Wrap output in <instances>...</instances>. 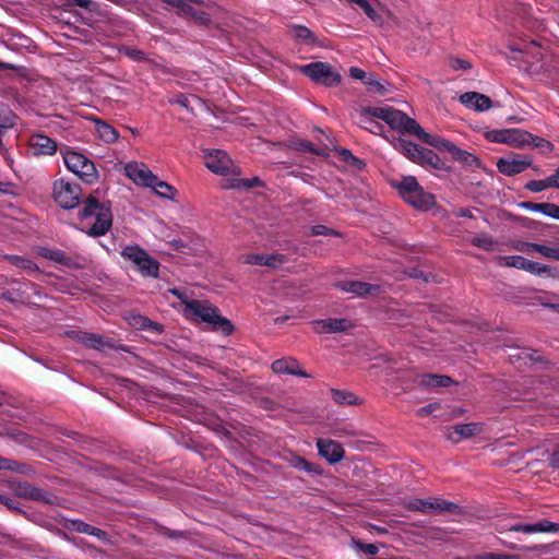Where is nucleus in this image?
Segmentation results:
<instances>
[{
	"label": "nucleus",
	"mask_w": 559,
	"mask_h": 559,
	"mask_svg": "<svg viewBox=\"0 0 559 559\" xmlns=\"http://www.w3.org/2000/svg\"><path fill=\"white\" fill-rule=\"evenodd\" d=\"M150 188H152L154 192L162 198L173 200L176 195V189L166 181L159 180L157 176Z\"/></svg>",
	"instance_id": "obj_32"
},
{
	"label": "nucleus",
	"mask_w": 559,
	"mask_h": 559,
	"mask_svg": "<svg viewBox=\"0 0 559 559\" xmlns=\"http://www.w3.org/2000/svg\"><path fill=\"white\" fill-rule=\"evenodd\" d=\"M312 329L316 333H340L346 332L353 324L349 320L344 318H328L322 320H314L311 322Z\"/></svg>",
	"instance_id": "obj_17"
},
{
	"label": "nucleus",
	"mask_w": 559,
	"mask_h": 559,
	"mask_svg": "<svg viewBox=\"0 0 559 559\" xmlns=\"http://www.w3.org/2000/svg\"><path fill=\"white\" fill-rule=\"evenodd\" d=\"M532 530L533 534L537 533H558L559 532V523H554L548 520H542L537 523H533Z\"/></svg>",
	"instance_id": "obj_37"
},
{
	"label": "nucleus",
	"mask_w": 559,
	"mask_h": 559,
	"mask_svg": "<svg viewBox=\"0 0 559 559\" xmlns=\"http://www.w3.org/2000/svg\"><path fill=\"white\" fill-rule=\"evenodd\" d=\"M145 326H146V329H145L146 331L153 332L155 334H160L163 332V326L159 323L154 322L150 319Z\"/></svg>",
	"instance_id": "obj_54"
},
{
	"label": "nucleus",
	"mask_w": 559,
	"mask_h": 559,
	"mask_svg": "<svg viewBox=\"0 0 559 559\" xmlns=\"http://www.w3.org/2000/svg\"><path fill=\"white\" fill-rule=\"evenodd\" d=\"M418 164L435 169H442L444 166L440 157L435 152L428 148L423 150Z\"/></svg>",
	"instance_id": "obj_30"
},
{
	"label": "nucleus",
	"mask_w": 559,
	"mask_h": 559,
	"mask_svg": "<svg viewBox=\"0 0 559 559\" xmlns=\"http://www.w3.org/2000/svg\"><path fill=\"white\" fill-rule=\"evenodd\" d=\"M452 68L454 69H468L469 68V63L464 61V60H461V59H455L452 63Z\"/></svg>",
	"instance_id": "obj_61"
},
{
	"label": "nucleus",
	"mask_w": 559,
	"mask_h": 559,
	"mask_svg": "<svg viewBox=\"0 0 559 559\" xmlns=\"http://www.w3.org/2000/svg\"><path fill=\"white\" fill-rule=\"evenodd\" d=\"M534 352L530 350V349H523L521 350L516 356L512 355L511 357L514 358L516 357L518 359H530V360H533V361H537V358L534 357Z\"/></svg>",
	"instance_id": "obj_52"
},
{
	"label": "nucleus",
	"mask_w": 559,
	"mask_h": 559,
	"mask_svg": "<svg viewBox=\"0 0 559 559\" xmlns=\"http://www.w3.org/2000/svg\"><path fill=\"white\" fill-rule=\"evenodd\" d=\"M547 188H554L552 175L543 180H531L525 185V189L535 193L542 192Z\"/></svg>",
	"instance_id": "obj_35"
},
{
	"label": "nucleus",
	"mask_w": 559,
	"mask_h": 559,
	"mask_svg": "<svg viewBox=\"0 0 559 559\" xmlns=\"http://www.w3.org/2000/svg\"><path fill=\"white\" fill-rule=\"evenodd\" d=\"M554 178V188L559 189V168L552 174Z\"/></svg>",
	"instance_id": "obj_64"
},
{
	"label": "nucleus",
	"mask_w": 559,
	"mask_h": 559,
	"mask_svg": "<svg viewBox=\"0 0 559 559\" xmlns=\"http://www.w3.org/2000/svg\"><path fill=\"white\" fill-rule=\"evenodd\" d=\"M528 146L539 147V148H543L546 151L552 150V144L549 141H547L543 138L533 135V134H532V139L528 140Z\"/></svg>",
	"instance_id": "obj_42"
},
{
	"label": "nucleus",
	"mask_w": 559,
	"mask_h": 559,
	"mask_svg": "<svg viewBox=\"0 0 559 559\" xmlns=\"http://www.w3.org/2000/svg\"><path fill=\"white\" fill-rule=\"evenodd\" d=\"M383 120L392 129L404 132L407 115L389 106L384 107H361L356 110V122L361 128L373 134L382 135L383 126L377 121Z\"/></svg>",
	"instance_id": "obj_1"
},
{
	"label": "nucleus",
	"mask_w": 559,
	"mask_h": 559,
	"mask_svg": "<svg viewBox=\"0 0 559 559\" xmlns=\"http://www.w3.org/2000/svg\"><path fill=\"white\" fill-rule=\"evenodd\" d=\"M334 287L352 297H367L377 295L380 290L379 286L371 285L360 281H341L334 284Z\"/></svg>",
	"instance_id": "obj_15"
},
{
	"label": "nucleus",
	"mask_w": 559,
	"mask_h": 559,
	"mask_svg": "<svg viewBox=\"0 0 559 559\" xmlns=\"http://www.w3.org/2000/svg\"><path fill=\"white\" fill-rule=\"evenodd\" d=\"M62 156L67 168L82 180L87 183H93L97 180L98 174L95 165L85 155L75 151L66 150L62 151Z\"/></svg>",
	"instance_id": "obj_6"
},
{
	"label": "nucleus",
	"mask_w": 559,
	"mask_h": 559,
	"mask_svg": "<svg viewBox=\"0 0 559 559\" xmlns=\"http://www.w3.org/2000/svg\"><path fill=\"white\" fill-rule=\"evenodd\" d=\"M479 559H519L518 556L514 555H506V554H484L478 556Z\"/></svg>",
	"instance_id": "obj_48"
},
{
	"label": "nucleus",
	"mask_w": 559,
	"mask_h": 559,
	"mask_svg": "<svg viewBox=\"0 0 559 559\" xmlns=\"http://www.w3.org/2000/svg\"><path fill=\"white\" fill-rule=\"evenodd\" d=\"M392 187L397 190L405 202L415 209L427 210L435 204L433 195L425 191L413 176L392 181Z\"/></svg>",
	"instance_id": "obj_4"
},
{
	"label": "nucleus",
	"mask_w": 559,
	"mask_h": 559,
	"mask_svg": "<svg viewBox=\"0 0 559 559\" xmlns=\"http://www.w3.org/2000/svg\"><path fill=\"white\" fill-rule=\"evenodd\" d=\"M29 146L34 155H52L58 148L55 140L41 133L29 138Z\"/></svg>",
	"instance_id": "obj_20"
},
{
	"label": "nucleus",
	"mask_w": 559,
	"mask_h": 559,
	"mask_svg": "<svg viewBox=\"0 0 559 559\" xmlns=\"http://www.w3.org/2000/svg\"><path fill=\"white\" fill-rule=\"evenodd\" d=\"M547 209H549L547 216L559 221V205L550 203V205Z\"/></svg>",
	"instance_id": "obj_59"
},
{
	"label": "nucleus",
	"mask_w": 559,
	"mask_h": 559,
	"mask_svg": "<svg viewBox=\"0 0 559 559\" xmlns=\"http://www.w3.org/2000/svg\"><path fill=\"white\" fill-rule=\"evenodd\" d=\"M392 145L396 151L402 153L404 156L418 164L424 147H420L411 141L400 138L394 139L392 141Z\"/></svg>",
	"instance_id": "obj_24"
},
{
	"label": "nucleus",
	"mask_w": 559,
	"mask_h": 559,
	"mask_svg": "<svg viewBox=\"0 0 559 559\" xmlns=\"http://www.w3.org/2000/svg\"><path fill=\"white\" fill-rule=\"evenodd\" d=\"M80 341L87 347L102 349L107 345L106 340L99 334L95 333H83L80 336Z\"/></svg>",
	"instance_id": "obj_33"
},
{
	"label": "nucleus",
	"mask_w": 559,
	"mask_h": 559,
	"mask_svg": "<svg viewBox=\"0 0 559 559\" xmlns=\"http://www.w3.org/2000/svg\"><path fill=\"white\" fill-rule=\"evenodd\" d=\"M5 259L14 266L32 275L39 272V267L33 261L20 255H5Z\"/></svg>",
	"instance_id": "obj_29"
},
{
	"label": "nucleus",
	"mask_w": 559,
	"mask_h": 559,
	"mask_svg": "<svg viewBox=\"0 0 559 559\" xmlns=\"http://www.w3.org/2000/svg\"><path fill=\"white\" fill-rule=\"evenodd\" d=\"M549 205H550V203H548V202L539 203V204H538L537 212L543 213L544 215H546V216H547V213H548V211H549V209H547V207H548Z\"/></svg>",
	"instance_id": "obj_63"
},
{
	"label": "nucleus",
	"mask_w": 559,
	"mask_h": 559,
	"mask_svg": "<svg viewBox=\"0 0 559 559\" xmlns=\"http://www.w3.org/2000/svg\"><path fill=\"white\" fill-rule=\"evenodd\" d=\"M332 399L341 405H354L357 403V396L347 391L332 390Z\"/></svg>",
	"instance_id": "obj_36"
},
{
	"label": "nucleus",
	"mask_w": 559,
	"mask_h": 559,
	"mask_svg": "<svg viewBox=\"0 0 559 559\" xmlns=\"http://www.w3.org/2000/svg\"><path fill=\"white\" fill-rule=\"evenodd\" d=\"M294 466L300 471H305V472H317L316 468H313V465L311 463H309L308 461H306L304 457L301 456H297L295 457L294 460Z\"/></svg>",
	"instance_id": "obj_44"
},
{
	"label": "nucleus",
	"mask_w": 559,
	"mask_h": 559,
	"mask_svg": "<svg viewBox=\"0 0 559 559\" xmlns=\"http://www.w3.org/2000/svg\"><path fill=\"white\" fill-rule=\"evenodd\" d=\"M264 261H265L263 264L264 266L277 269V267L282 266L287 261V259L284 254L275 253V254H265Z\"/></svg>",
	"instance_id": "obj_38"
},
{
	"label": "nucleus",
	"mask_w": 559,
	"mask_h": 559,
	"mask_svg": "<svg viewBox=\"0 0 559 559\" xmlns=\"http://www.w3.org/2000/svg\"><path fill=\"white\" fill-rule=\"evenodd\" d=\"M406 508L409 511H419L423 513L430 511L437 513H456L459 510V506L441 498L413 499L406 503Z\"/></svg>",
	"instance_id": "obj_11"
},
{
	"label": "nucleus",
	"mask_w": 559,
	"mask_h": 559,
	"mask_svg": "<svg viewBox=\"0 0 559 559\" xmlns=\"http://www.w3.org/2000/svg\"><path fill=\"white\" fill-rule=\"evenodd\" d=\"M122 51L126 56H128L130 59H132L134 61L144 60V52L139 49L126 47V48H123Z\"/></svg>",
	"instance_id": "obj_46"
},
{
	"label": "nucleus",
	"mask_w": 559,
	"mask_h": 559,
	"mask_svg": "<svg viewBox=\"0 0 559 559\" xmlns=\"http://www.w3.org/2000/svg\"><path fill=\"white\" fill-rule=\"evenodd\" d=\"M80 218L81 229L92 237L104 236L112 225L110 207L94 198H88L84 202Z\"/></svg>",
	"instance_id": "obj_2"
},
{
	"label": "nucleus",
	"mask_w": 559,
	"mask_h": 559,
	"mask_svg": "<svg viewBox=\"0 0 559 559\" xmlns=\"http://www.w3.org/2000/svg\"><path fill=\"white\" fill-rule=\"evenodd\" d=\"M301 72L325 86H336L341 83V75L331 66L321 61L304 66Z\"/></svg>",
	"instance_id": "obj_8"
},
{
	"label": "nucleus",
	"mask_w": 559,
	"mask_h": 559,
	"mask_svg": "<svg viewBox=\"0 0 559 559\" xmlns=\"http://www.w3.org/2000/svg\"><path fill=\"white\" fill-rule=\"evenodd\" d=\"M272 370L275 373H287L300 377H309L306 372L300 370L299 364L295 359H277L272 364Z\"/></svg>",
	"instance_id": "obj_25"
},
{
	"label": "nucleus",
	"mask_w": 559,
	"mask_h": 559,
	"mask_svg": "<svg viewBox=\"0 0 559 559\" xmlns=\"http://www.w3.org/2000/svg\"><path fill=\"white\" fill-rule=\"evenodd\" d=\"M205 166L217 175L234 174L235 165L226 152L221 150H210L204 152Z\"/></svg>",
	"instance_id": "obj_12"
},
{
	"label": "nucleus",
	"mask_w": 559,
	"mask_h": 559,
	"mask_svg": "<svg viewBox=\"0 0 559 559\" xmlns=\"http://www.w3.org/2000/svg\"><path fill=\"white\" fill-rule=\"evenodd\" d=\"M460 102L467 108L475 111H487L492 107L491 99L477 92H466L460 96Z\"/></svg>",
	"instance_id": "obj_21"
},
{
	"label": "nucleus",
	"mask_w": 559,
	"mask_h": 559,
	"mask_svg": "<svg viewBox=\"0 0 559 559\" xmlns=\"http://www.w3.org/2000/svg\"><path fill=\"white\" fill-rule=\"evenodd\" d=\"M533 159L527 155L510 154L497 162L498 170L504 176H514L531 167Z\"/></svg>",
	"instance_id": "obj_13"
},
{
	"label": "nucleus",
	"mask_w": 559,
	"mask_h": 559,
	"mask_svg": "<svg viewBox=\"0 0 559 559\" xmlns=\"http://www.w3.org/2000/svg\"><path fill=\"white\" fill-rule=\"evenodd\" d=\"M403 133L414 134L423 142L433 146L435 148L441 152L450 153L451 148H453L452 142L438 136L427 133L415 119L407 116L406 124Z\"/></svg>",
	"instance_id": "obj_9"
},
{
	"label": "nucleus",
	"mask_w": 559,
	"mask_h": 559,
	"mask_svg": "<svg viewBox=\"0 0 559 559\" xmlns=\"http://www.w3.org/2000/svg\"><path fill=\"white\" fill-rule=\"evenodd\" d=\"M533 248V253L537 252L540 255L559 261V247L558 246H547V245H539L534 243V246H531Z\"/></svg>",
	"instance_id": "obj_34"
},
{
	"label": "nucleus",
	"mask_w": 559,
	"mask_h": 559,
	"mask_svg": "<svg viewBox=\"0 0 559 559\" xmlns=\"http://www.w3.org/2000/svg\"><path fill=\"white\" fill-rule=\"evenodd\" d=\"M349 74L353 79L355 80H359L361 82L365 83V81L367 80V78L369 76L368 73H366L362 69L360 68H357V67H352L349 69Z\"/></svg>",
	"instance_id": "obj_47"
},
{
	"label": "nucleus",
	"mask_w": 559,
	"mask_h": 559,
	"mask_svg": "<svg viewBox=\"0 0 559 559\" xmlns=\"http://www.w3.org/2000/svg\"><path fill=\"white\" fill-rule=\"evenodd\" d=\"M471 242H472V245H474L480 249H484V250H490L493 246V241L491 240V238L486 235L475 236L471 240Z\"/></svg>",
	"instance_id": "obj_40"
},
{
	"label": "nucleus",
	"mask_w": 559,
	"mask_h": 559,
	"mask_svg": "<svg viewBox=\"0 0 559 559\" xmlns=\"http://www.w3.org/2000/svg\"><path fill=\"white\" fill-rule=\"evenodd\" d=\"M531 246H534L533 242H519L514 246V248L521 252L532 254L533 248Z\"/></svg>",
	"instance_id": "obj_53"
},
{
	"label": "nucleus",
	"mask_w": 559,
	"mask_h": 559,
	"mask_svg": "<svg viewBox=\"0 0 559 559\" xmlns=\"http://www.w3.org/2000/svg\"><path fill=\"white\" fill-rule=\"evenodd\" d=\"M416 381L419 385L426 388L448 386L452 382L451 378L448 376H438L430 373L420 374Z\"/></svg>",
	"instance_id": "obj_26"
},
{
	"label": "nucleus",
	"mask_w": 559,
	"mask_h": 559,
	"mask_svg": "<svg viewBox=\"0 0 559 559\" xmlns=\"http://www.w3.org/2000/svg\"><path fill=\"white\" fill-rule=\"evenodd\" d=\"M183 316L195 322L211 324L214 329L228 335L233 332V325L229 320L223 318L218 309L207 301L185 300Z\"/></svg>",
	"instance_id": "obj_3"
},
{
	"label": "nucleus",
	"mask_w": 559,
	"mask_h": 559,
	"mask_svg": "<svg viewBox=\"0 0 559 559\" xmlns=\"http://www.w3.org/2000/svg\"><path fill=\"white\" fill-rule=\"evenodd\" d=\"M499 263L503 266L524 270L536 275H542L550 272V269L547 265L540 264L538 262H533L520 255L500 257Z\"/></svg>",
	"instance_id": "obj_14"
},
{
	"label": "nucleus",
	"mask_w": 559,
	"mask_h": 559,
	"mask_svg": "<svg viewBox=\"0 0 559 559\" xmlns=\"http://www.w3.org/2000/svg\"><path fill=\"white\" fill-rule=\"evenodd\" d=\"M95 133L100 140H103L106 143H114L117 141L119 136L118 132L114 127L99 120L96 121Z\"/></svg>",
	"instance_id": "obj_28"
},
{
	"label": "nucleus",
	"mask_w": 559,
	"mask_h": 559,
	"mask_svg": "<svg viewBox=\"0 0 559 559\" xmlns=\"http://www.w3.org/2000/svg\"><path fill=\"white\" fill-rule=\"evenodd\" d=\"M147 322H148V318L141 316V314H136V316L132 317L131 324L134 325L135 328L145 330L146 329L145 325L147 324Z\"/></svg>",
	"instance_id": "obj_49"
},
{
	"label": "nucleus",
	"mask_w": 559,
	"mask_h": 559,
	"mask_svg": "<svg viewBox=\"0 0 559 559\" xmlns=\"http://www.w3.org/2000/svg\"><path fill=\"white\" fill-rule=\"evenodd\" d=\"M549 462L552 467L559 468V445L555 449V451L550 455Z\"/></svg>",
	"instance_id": "obj_60"
},
{
	"label": "nucleus",
	"mask_w": 559,
	"mask_h": 559,
	"mask_svg": "<svg viewBox=\"0 0 559 559\" xmlns=\"http://www.w3.org/2000/svg\"><path fill=\"white\" fill-rule=\"evenodd\" d=\"M508 530L511 532H522L524 534H533L531 524H514V525H510V527H508Z\"/></svg>",
	"instance_id": "obj_50"
},
{
	"label": "nucleus",
	"mask_w": 559,
	"mask_h": 559,
	"mask_svg": "<svg viewBox=\"0 0 559 559\" xmlns=\"http://www.w3.org/2000/svg\"><path fill=\"white\" fill-rule=\"evenodd\" d=\"M259 179L258 178H253L251 180H245V179H239V178H235V179H231L228 183L224 185L225 188H231V189H239V188H251L253 186H255L257 183H259Z\"/></svg>",
	"instance_id": "obj_39"
},
{
	"label": "nucleus",
	"mask_w": 559,
	"mask_h": 559,
	"mask_svg": "<svg viewBox=\"0 0 559 559\" xmlns=\"http://www.w3.org/2000/svg\"><path fill=\"white\" fill-rule=\"evenodd\" d=\"M483 427L478 423L460 424L447 429V439L457 443L464 439L479 435Z\"/></svg>",
	"instance_id": "obj_19"
},
{
	"label": "nucleus",
	"mask_w": 559,
	"mask_h": 559,
	"mask_svg": "<svg viewBox=\"0 0 559 559\" xmlns=\"http://www.w3.org/2000/svg\"><path fill=\"white\" fill-rule=\"evenodd\" d=\"M357 547L365 551L366 554L368 555H376L378 554L379 551V548L377 545L374 544H362V543H357Z\"/></svg>",
	"instance_id": "obj_51"
},
{
	"label": "nucleus",
	"mask_w": 559,
	"mask_h": 559,
	"mask_svg": "<svg viewBox=\"0 0 559 559\" xmlns=\"http://www.w3.org/2000/svg\"><path fill=\"white\" fill-rule=\"evenodd\" d=\"M121 257L130 261L144 277H158L159 262L139 246H127Z\"/></svg>",
	"instance_id": "obj_5"
},
{
	"label": "nucleus",
	"mask_w": 559,
	"mask_h": 559,
	"mask_svg": "<svg viewBox=\"0 0 559 559\" xmlns=\"http://www.w3.org/2000/svg\"><path fill=\"white\" fill-rule=\"evenodd\" d=\"M312 235H331L333 231L323 225H317L311 228Z\"/></svg>",
	"instance_id": "obj_55"
},
{
	"label": "nucleus",
	"mask_w": 559,
	"mask_h": 559,
	"mask_svg": "<svg viewBox=\"0 0 559 559\" xmlns=\"http://www.w3.org/2000/svg\"><path fill=\"white\" fill-rule=\"evenodd\" d=\"M168 5L176 8L178 14L190 16L193 20L198 21L201 24H205L209 22V15L198 9H194L189 4V2L192 3H201V0H163Z\"/></svg>",
	"instance_id": "obj_18"
},
{
	"label": "nucleus",
	"mask_w": 559,
	"mask_h": 559,
	"mask_svg": "<svg viewBox=\"0 0 559 559\" xmlns=\"http://www.w3.org/2000/svg\"><path fill=\"white\" fill-rule=\"evenodd\" d=\"M289 34L296 40H299L307 45H313L317 43L316 35L308 27L302 25L289 26Z\"/></svg>",
	"instance_id": "obj_27"
},
{
	"label": "nucleus",
	"mask_w": 559,
	"mask_h": 559,
	"mask_svg": "<svg viewBox=\"0 0 559 559\" xmlns=\"http://www.w3.org/2000/svg\"><path fill=\"white\" fill-rule=\"evenodd\" d=\"M317 447L320 455H322L332 464L337 463L344 459L345 451L343 447L336 441L319 439Z\"/></svg>",
	"instance_id": "obj_22"
},
{
	"label": "nucleus",
	"mask_w": 559,
	"mask_h": 559,
	"mask_svg": "<svg viewBox=\"0 0 559 559\" xmlns=\"http://www.w3.org/2000/svg\"><path fill=\"white\" fill-rule=\"evenodd\" d=\"M450 154L452 157L467 166H477L479 164L478 158L472 153L461 150L455 144H453V148H451Z\"/></svg>",
	"instance_id": "obj_31"
},
{
	"label": "nucleus",
	"mask_w": 559,
	"mask_h": 559,
	"mask_svg": "<svg viewBox=\"0 0 559 559\" xmlns=\"http://www.w3.org/2000/svg\"><path fill=\"white\" fill-rule=\"evenodd\" d=\"M173 103H176V104L189 109L191 100H190V97H188L187 95H179V96H177L176 99L173 100Z\"/></svg>",
	"instance_id": "obj_58"
},
{
	"label": "nucleus",
	"mask_w": 559,
	"mask_h": 559,
	"mask_svg": "<svg viewBox=\"0 0 559 559\" xmlns=\"http://www.w3.org/2000/svg\"><path fill=\"white\" fill-rule=\"evenodd\" d=\"M539 203H533V202H522L520 206L522 209H525L527 211L537 212Z\"/></svg>",
	"instance_id": "obj_62"
},
{
	"label": "nucleus",
	"mask_w": 559,
	"mask_h": 559,
	"mask_svg": "<svg viewBox=\"0 0 559 559\" xmlns=\"http://www.w3.org/2000/svg\"><path fill=\"white\" fill-rule=\"evenodd\" d=\"M364 84L367 85L372 92H377L381 95L385 93L384 85L380 83L372 74H369Z\"/></svg>",
	"instance_id": "obj_41"
},
{
	"label": "nucleus",
	"mask_w": 559,
	"mask_h": 559,
	"mask_svg": "<svg viewBox=\"0 0 559 559\" xmlns=\"http://www.w3.org/2000/svg\"><path fill=\"white\" fill-rule=\"evenodd\" d=\"M81 189L79 185L60 179L53 185L56 202L63 209H73L79 204Z\"/></svg>",
	"instance_id": "obj_10"
},
{
	"label": "nucleus",
	"mask_w": 559,
	"mask_h": 559,
	"mask_svg": "<svg viewBox=\"0 0 559 559\" xmlns=\"http://www.w3.org/2000/svg\"><path fill=\"white\" fill-rule=\"evenodd\" d=\"M484 135L489 142L507 144L515 148L528 146V140L532 139V133L518 128L488 130Z\"/></svg>",
	"instance_id": "obj_7"
},
{
	"label": "nucleus",
	"mask_w": 559,
	"mask_h": 559,
	"mask_svg": "<svg viewBox=\"0 0 559 559\" xmlns=\"http://www.w3.org/2000/svg\"><path fill=\"white\" fill-rule=\"evenodd\" d=\"M38 253L40 257L51 260L68 269H78L81 266L75 258L70 257L59 249L40 248Z\"/></svg>",
	"instance_id": "obj_23"
},
{
	"label": "nucleus",
	"mask_w": 559,
	"mask_h": 559,
	"mask_svg": "<svg viewBox=\"0 0 559 559\" xmlns=\"http://www.w3.org/2000/svg\"><path fill=\"white\" fill-rule=\"evenodd\" d=\"M264 257L265 254H258V253H250L243 255V263L250 264V265H263L264 264Z\"/></svg>",
	"instance_id": "obj_43"
},
{
	"label": "nucleus",
	"mask_w": 559,
	"mask_h": 559,
	"mask_svg": "<svg viewBox=\"0 0 559 559\" xmlns=\"http://www.w3.org/2000/svg\"><path fill=\"white\" fill-rule=\"evenodd\" d=\"M169 293L173 294L174 296H176L178 299H180L183 306H185V300H190L187 293L179 288H171V289H169Z\"/></svg>",
	"instance_id": "obj_56"
},
{
	"label": "nucleus",
	"mask_w": 559,
	"mask_h": 559,
	"mask_svg": "<svg viewBox=\"0 0 559 559\" xmlns=\"http://www.w3.org/2000/svg\"><path fill=\"white\" fill-rule=\"evenodd\" d=\"M169 293L173 294L174 296H176L178 299H180L183 306H185V300H190L187 293L179 288H171V289H169Z\"/></svg>",
	"instance_id": "obj_57"
},
{
	"label": "nucleus",
	"mask_w": 559,
	"mask_h": 559,
	"mask_svg": "<svg viewBox=\"0 0 559 559\" xmlns=\"http://www.w3.org/2000/svg\"><path fill=\"white\" fill-rule=\"evenodd\" d=\"M124 173L135 185L148 188L156 177L145 164L136 162L128 163Z\"/></svg>",
	"instance_id": "obj_16"
},
{
	"label": "nucleus",
	"mask_w": 559,
	"mask_h": 559,
	"mask_svg": "<svg viewBox=\"0 0 559 559\" xmlns=\"http://www.w3.org/2000/svg\"><path fill=\"white\" fill-rule=\"evenodd\" d=\"M73 527L79 533H84V534H88V535L95 534V527H93L90 524L84 523L82 521H74Z\"/></svg>",
	"instance_id": "obj_45"
}]
</instances>
